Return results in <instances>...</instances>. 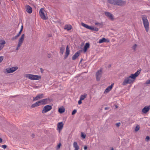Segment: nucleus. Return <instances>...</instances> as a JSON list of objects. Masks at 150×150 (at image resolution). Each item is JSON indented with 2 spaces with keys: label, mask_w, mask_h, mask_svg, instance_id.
<instances>
[{
  "label": "nucleus",
  "mask_w": 150,
  "mask_h": 150,
  "mask_svg": "<svg viewBox=\"0 0 150 150\" xmlns=\"http://www.w3.org/2000/svg\"><path fill=\"white\" fill-rule=\"evenodd\" d=\"M134 80V78L132 77V76L131 75L130 76L125 78L124 81L122 83V85L125 86L127 84L132 83Z\"/></svg>",
  "instance_id": "obj_1"
},
{
  "label": "nucleus",
  "mask_w": 150,
  "mask_h": 150,
  "mask_svg": "<svg viewBox=\"0 0 150 150\" xmlns=\"http://www.w3.org/2000/svg\"><path fill=\"white\" fill-rule=\"evenodd\" d=\"M40 16L41 18L43 20H47L48 17L46 12L43 8H41L39 12Z\"/></svg>",
  "instance_id": "obj_2"
},
{
  "label": "nucleus",
  "mask_w": 150,
  "mask_h": 150,
  "mask_svg": "<svg viewBox=\"0 0 150 150\" xmlns=\"http://www.w3.org/2000/svg\"><path fill=\"white\" fill-rule=\"evenodd\" d=\"M143 23L146 32L149 30V23L146 16H144L142 18Z\"/></svg>",
  "instance_id": "obj_3"
},
{
  "label": "nucleus",
  "mask_w": 150,
  "mask_h": 150,
  "mask_svg": "<svg viewBox=\"0 0 150 150\" xmlns=\"http://www.w3.org/2000/svg\"><path fill=\"white\" fill-rule=\"evenodd\" d=\"M25 77L26 78H28L29 79L32 80H39L41 78L40 76H38L37 75H34L30 74H27L25 75Z\"/></svg>",
  "instance_id": "obj_4"
},
{
  "label": "nucleus",
  "mask_w": 150,
  "mask_h": 150,
  "mask_svg": "<svg viewBox=\"0 0 150 150\" xmlns=\"http://www.w3.org/2000/svg\"><path fill=\"white\" fill-rule=\"evenodd\" d=\"M102 69L100 68L96 73V76L97 81H99L100 80L102 76Z\"/></svg>",
  "instance_id": "obj_5"
},
{
  "label": "nucleus",
  "mask_w": 150,
  "mask_h": 150,
  "mask_svg": "<svg viewBox=\"0 0 150 150\" xmlns=\"http://www.w3.org/2000/svg\"><path fill=\"white\" fill-rule=\"evenodd\" d=\"M81 25L86 28L90 30H95L96 31H98V29L97 28H94L92 26H89L83 23H81Z\"/></svg>",
  "instance_id": "obj_6"
},
{
  "label": "nucleus",
  "mask_w": 150,
  "mask_h": 150,
  "mask_svg": "<svg viewBox=\"0 0 150 150\" xmlns=\"http://www.w3.org/2000/svg\"><path fill=\"white\" fill-rule=\"evenodd\" d=\"M18 67H13L11 68H7L6 69V70L7 73H11L18 69Z\"/></svg>",
  "instance_id": "obj_7"
},
{
  "label": "nucleus",
  "mask_w": 150,
  "mask_h": 150,
  "mask_svg": "<svg viewBox=\"0 0 150 150\" xmlns=\"http://www.w3.org/2000/svg\"><path fill=\"white\" fill-rule=\"evenodd\" d=\"M52 106L50 105H47L45 106L43 108V110L42 111V113H46L47 112H48L52 109Z\"/></svg>",
  "instance_id": "obj_8"
},
{
  "label": "nucleus",
  "mask_w": 150,
  "mask_h": 150,
  "mask_svg": "<svg viewBox=\"0 0 150 150\" xmlns=\"http://www.w3.org/2000/svg\"><path fill=\"white\" fill-rule=\"evenodd\" d=\"M24 39V38H20L18 41V45L16 49V50H19L20 47L21 46L23 42Z\"/></svg>",
  "instance_id": "obj_9"
},
{
  "label": "nucleus",
  "mask_w": 150,
  "mask_h": 150,
  "mask_svg": "<svg viewBox=\"0 0 150 150\" xmlns=\"http://www.w3.org/2000/svg\"><path fill=\"white\" fill-rule=\"evenodd\" d=\"M44 94L43 93L38 95L35 97H34L33 100L34 101L38 100L43 98Z\"/></svg>",
  "instance_id": "obj_10"
},
{
  "label": "nucleus",
  "mask_w": 150,
  "mask_h": 150,
  "mask_svg": "<svg viewBox=\"0 0 150 150\" xmlns=\"http://www.w3.org/2000/svg\"><path fill=\"white\" fill-rule=\"evenodd\" d=\"M125 4V2L121 0H116V4L120 6H122L124 5Z\"/></svg>",
  "instance_id": "obj_11"
},
{
  "label": "nucleus",
  "mask_w": 150,
  "mask_h": 150,
  "mask_svg": "<svg viewBox=\"0 0 150 150\" xmlns=\"http://www.w3.org/2000/svg\"><path fill=\"white\" fill-rule=\"evenodd\" d=\"M141 69H140L137 70L134 74H131L132 77L134 78V79L135 80L136 78L140 74L141 71Z\"/></svg>",
  "instance_id": "obj_12"
},
{
  "label": "nucleus",
  "mask_w": 150,
  "mask_h": 150,
  "mask_svg": "<svg viewBox=\"0 0 150 150\" xmlns=\"http://www.w3.org/2000/svg\"><path fill=\"white\" fill-rule=\"evenodd\" d=\"M6 43V42L4 40H0V51L4 47Z\"/></svg>",
  "instance_id": "obj_13"
},
{
  "label": "nucleus",
  "mask_w": 150,
  "mask_h": 150,
  "mask_svg": "<svg viewBox=\"0 0 150 150\" xmlns=\"http://www.w3.org/2000/svg\"><path fill=\"white\" fill-rule=\"evenodd\" d=\"M150 109V105L145 106L142 110V112L144 113H146Z\"/></svg>",
  "instance_id": "obj_14"
},
{
  "label": "nucleus",
  "mask_w": 150,
  "mask_h": 150,
  "mask_svg": "<svg viewBox=\"0 0 150 150\" xmlns=\"http://www.w3.org/2000/svg\"><path fill=\"white\" fill-rule=\"evenodd\" d=\"M105 15L108 17L111 20H113L114 18L113 15L110 13L108 12H105Z\"/></svg>",
  "instance_id": "obj_15"
},
{
  "label": "nucleus",
  "mask_w": 150,
  "mask_h": 150,
  "mask_svg": "<svg viewBox=\"0 0 150 150\" xmlns=\"http://www.w3.org/2000/svg\"><path fill=\"white\" fill-rule=\"evenodd\" d=\"M26 11L29 13H31L32 12V8L29 5H26L25 6Z\"/></svg>",
  "instance_id": "obj_16"
},
{
  "label": "nucleus",
  "mask_w": 150,
  "mask_h": 150,
  "mask_svg": "<svg viewBox=\"0 0 150 150\" xmlns=\"http://www.w3.org/2000/svg\"><path fill=\"white\" fill-rule=\"evenodd\" d=\"M57 127L59 131L61 130L63 127V122H60L58 123L57 124Z\"/></svg>",
  "instance_id": "obj_17"
},
{
  "label": "nucleus",
  "mask_w": 150,
  "mask_h": 150,
  "mask_svg": "<svg viewBox=\"0 0 150 150\" xmlns=\"http://www.w3.org/2000/svg\"><path fill=\"white\" fill-rule=\"evenodd\" d=\"M70 50L69 49L67 46L66 47V51L65 52V55L64 56V58L65 59H66L68 57L69 54Z\"/></svg>",
  "instance_id": "obj_18"
},
{
  "label": "nucleus",
  "mask_w": 150,
  "mask_h": 150,
  "mask_svg": "<svg viewBox=\"0 0 150 150\" xmlns=\"http://www.w3.org/2000/svg\"><path fill=\"white\" fill-rule=\"evenodd\" d=\"M64 28L65 30L69 31L72 28V26L69 24H67L65 25Z\"/></svg>",
  "instance_id": "obj_19"
},
{
  "label": "nucleus",
  "mask_w": 150,
  "mask_h": 150,
  "mask_svg": "<svg viewBox=\"0 0 150 150\" xmlns=\"http://www.w3.org/2000/svg\"><path fill=\"white\" fill-rule=\"evenodd\" d=\"M114 83H112L111 85L108 87L105 91V92L108 93L112 89Z\"/></svg>",
  "instance_id": "obj_20"
},
{
  "label": "nucleus",
  "mask_w": 150,
  "mask_h": 150,
  "mask_svg": "<svg viewBox=\"0 0 150 150\" xmlns=\"http://www.w3.org/2000/svg\"><path fill=\"white\" fill-rule=\"evenodd\" d=\"M110 40L108 39H107L105 38H102V39H100L99 41V43H101L104 42H109Z\"/></svg>",
  "instance_id": "obj_21"
},
{
  "label": "nucleus",
  "mask_w": 150,
  "mask_h": 150,
  "mask_svg": "<svg viewBox=\"0 0 150 150\" xmlns=\"http://www.w3.org/2000/svg\"><path fill=\"white\" fill-rule=\"evenodd\" d=\"M90 44L89 42L86 43L85 45L84 46L83 48V51L84 52H86L87 49L89 48Z\"/></svg>",
  "instance_id": "obj_22"
},
{
  "label": "nucleus",
  "mask_w": 150,
  "mask_h": 150,
  "mask_svg": "<svg viewBox=\"0 0 150 150\" xmlns=\"http://www.w3.org/2000/svg\"><path fill=\"white\" fill-rule=\"evenodd\" d=\"M79 53L80 52L79 51H78L76 52L75 53V54L72 57V60H75L79 56Z\"/></svg>",
  "instance_id": "obj_23"
},
{
  "label": "nucleus",
  "mask_w": 150,
  "mask_h": 150,
  "mask_svg": "<svg viewBox=\"0 0 150 150\" xmlns=\"http://www.w3.org/2000/svg\"><path fill=\"white\" fill-rule=\"evenodd\" d=\"M41 105H45L47 103L48 100L47 99H45L40 100Z\"/></svg>",
  "instance_id": "obj_24"
},
{
  "label": "nucleus",
  "mask_w": 150,
  "mask_h": 150,
  "mask_svg": "<svg viewBox=\"0 0 150 150\" xmlns=\"http://www.w3.org/2000/svg\"><path fill=\"white\" fill-rule=\"evenodd\" d=\"M41 105V104L40 103V101H39L33 104L32 105L31 107L32 108H35V107L39 106Z\"/></svg>",
  "instance_id": "obj_25"
},
{
  "label": "nucleus",
  "mask_w": 150,
  "mask_h": 150,
  "mask_svg": "<svg viewBox=\"0 0 150 150\" xmlns=\"http://www.w3.org/2000/svg\"><path fill=\"white\" fill-rule=\"evenodd\" d=\"M73 146L75 148L74 150H79V147L76 142H74L73 143Z\"/></svg>",
  "instance_id": "obj_26"
},
{
  "label": "nucleus",
  "mask_w": 150,
  "mask_h": 150,
  "mask_svg": "<svg viewBox=\"0 0 150 150\" xmlns=\"http://www.w3.org/2000/svg\"><path fill=\"white\" fill-rule=\"evenodd\" d=\"M65 49V48L64 47L63 45L61 47H60V52L62 54H63Z\"/></svg>",
  "instance_id": "obj_27"
},
{
  "label": "nucleus",
  "mask_w": 150,
  "mask_h": 150,
  "mask_svg": "<svg viewBox=\"0 0 150 150\" xmlns=\"http://www.w3.org/2000/svg\"><path fill=\"white\" fill-rule=\"evenodd\" d=\"M116 0H108V2L111 4H112L114 5H115L116 4Z\"/></svg>",
  "instance_id": "obj_28"
},
{
  "label": "nucleus",
  "mask_w": 150,
  "mask_h": 150,
  "mask_svg": "<svg viewBox=\"0 0 150 150\" xmlns=\"http://www.w3.org/2000/svg\"><path fill=\"white\" fill-rule=\"evenodd\" d=\"M87 95V94L86 93L81 95L80 97V99H81V100H83L86 97Z\"/></svg>",
  "instance_id": "obj_29"
},
{
  "label": "nucleus",
  "mask_w": 150,
  "mask_h": 150,
  "mask_svg": "<svg viewBox=\"0 0 150 150\" xmlns=\"http://www.w3.org/2000/svg\"><path fill=\"white\" fill-rule=\"evenodd\" d=\"M59 112L61 113H62L65 111V109L64 108H60L58 110Z\"/></svg>",
  "instance_id": "obj_30"
},
{
  "label": "nucleus",
  "mask_w": 150,
  "mask_h": 150,
  "mask_svg": "<svg viewBox=\"0 0 150 150\" xmlns=\"http://www.w3.org/2000/svg\"><path fill=\"white\" fill-rule=\"evenodd\" d=\"M23 29V25H22L21 26V29L20 30L18 33V34L16 36H15V38H17L21 34V33L22 32Z\"/></svg>",
  "instance_id": "obj_31"
},
{
  "label": "nucleus",
  "mask_w": 150,
  "mask_h": 150,
  "mask_svg": "<svg viewBox=\"0 0 150 150\" xmlns=\"http://www.w3.org/2000/svg\"><path fill=\"white\" fill-rule=\"evenodd\" d=\"M137 45L136 44H134L132 47V49L134 50V51H136V49L137 47Z\"/></svg>",
  "instance_id": "obj_32"
},
{
  "label": "nucleus",
  "mask_w": 150,
  "mask_h": 150,
  "mask_svg": "<svg viewBox=\"0 0 150 150\" xmlns=\"http://www.w3.org/2000/svg\"><path fill=\"white\" fill-rule=\"evenodd\" d=\"M81 136L83 138L85 139L86 138V135H85L83 132H81Z\"/></svg>",
  "instance_id": "obj_33"
},
{
  "label": "nucleus",
  "mask_w": 150,
  "mask_h": 150,
  "mask_svg": "<svg viewBox=\"0 0 150 150\" xmlns=\"http://www.w3.org/2000/svg\"><path fill=\"white\" fill-rule=\"evenodd\" d=\"M139 127L138 126V125L137 126H136V127L135 128V130L136 131H137L139 130Z\"/></svg>",
  "instance_id": "obj_34"
},
{
  "label": "nucleus",
  "mask_w": 150,
  "mask_h": 150,
  "mask_svg": "<svg viewBox=\"0 0 150 150\" xmlns=\"http://www.w3.org/2000/svg\"><path fill=\"white\" fill-rule=\"evenodd\" d=\"M77 112V110L76 109L74 110L72 113V115H74Z\"/></svg>",
  "instance_id": "obj_35"
},
{
  "label": "nucleus",
  "mask_w": 150,
  "mask_h": 150,
  "mask_svg": "<svg viewBox=\"0 0 150 150\" xmlns=\"http://www.w3.org/2000/svg\"><path fill=\"white\" fill-rule=\"evenodd\" d=\"M4 59V57L3 56H0V63L3 61Z\"/></svg>",
  "instance_id": "obj_36"
},
{
  "label": "nucleus",
  "mask_w": 150,
  "mask_h": 150,
  "mask_svg": "<svg viewBox=\"0 0 150 150\" xmlns=\"http://www.w3.org/2000/svg\"><path fill=\"white\" fill-rule=\"evenodd\" d=\"M150 138L148 136H146V141H147V142L148 141L150 140Z\"/></svg>",
  "instance_id": "obj_37"
},
{
  "label": "nucleus",
  "mask_w": 150,
  "mask_h": 150,
  "mask_svg": "<svg viewBox=\"0 0 150 150\" xmlns=\"http://www.w3.org/2000/svg\"><path fill=\"white\" fill-rule=\"evenodd\" d=\"M120 124H120V122H118V123H116L115 124V125H116V126L117 127H119L120 126Z\"/></svg>",
  "instance_id": "obj_38"
},
{
  "label": "nucleus",
  "mask_w": 150,
  "mask_h": 150,
  "mask_svg": "<svg viewBox=\"0 0 150 150\" xmlns=\"http://www.w3.org/2000/svg\"><path fill=\"white\" fill-rule=\"evenodd\" d=\"M61 144L59 143L57 145V149H59L60 147V146H61Z\"/></svg>",
  "instance_id": "obj_39"
},
{
  "label": "nucleus",
  "mask_w": 150,
  "mask_h": 150,
  "mask_svg": "<svg viewBox=\"0 0 150 150\" xmlns=\"http://www.w3.org/2000/svg\"><path fill=\"white\" fill-rule=\"evenodd\" d=\"M1 147L4 149H6L7 147V146L6 145H4L2 146Z\"/></svg>",
  "instance_id": "obj_40"
},
{
  "label": "nucleus",
  "mask_w": 150,
  "mask_h": 150,
  "mask_svg": "<svg viewBox=\"0 0 150 150\" xmlns=\"http://www.w3.org/2000/svg\"><path fill=\"white\" fill-rule=\"evenodd\" d=\"M82 100H81V99H80L79 100L78 102V103L79 105H80L82 103Z\"/></svg>",
  "instance_id": "obj_41"
},
{
  "label": "nucleus",
  "mask_w": 150,
  "mask_h": 150,
  "mask_svg": "<svg viewBox=\"0 0 150 150\" xmlns=\"http://www.w3.org/2000/svg\"><path fill=\"white\" fill-rule=\"evenodd\" d=\"M146 84H150V80H147L146 82Z\"/></svg>",
  "instance_id": "obj_42"
},
{
  "label": "nucleus",
  "mask_w": 150,
  "mask_h": 150,
  "mask_svg": "<svg viewBox=\"0 0 150 150\" xmlns=\"http://www.w3.org/2000/svg\"><path fill=\"white\" fill-rule=\"evenodd\" d=\"M87 147L86 146H85L84 147V149L85 150H86L87 149Z\"/></svg>",
  "instance_id": "obj_43"
},
{
  "label": "nucleus",
  "mask_w": 150,
  "mask_h": 150,
  "mask_svg": "<svg viewBox=\"0 0 150 150\" xmlns=\"http://www.w3.org/2000/svg\"><path fill=\"white\" fill-rule=\"evenodd\" d=\"M24 35L23 34L22 35L21 38H24Z\"/></svg>",
  "instance_id": "obj_44"
},
{
  "label": "nucleus",
  "mask_w": 150,
  "mask_h": 150,
  "mask_svg": "<svg viewBox=\"0 0 150 150\" xmlns=\"http://www.w3.org/2000/svg\"><path fill=\"white\" fill-rule=\"evenodd\" d=\"M2 142V139L1 138H0V143H1Z\"/></svg>",
  "instance_id": "obj_45"
},
{
  "label": "nucleus",
  "mask_w": 150,
  "mask_h": 150,
  "mask_svg": "<svg viewBox=\"0 0 150 150\" xmlns=\"http://www.w3.org/2000/svg\"><path fill=\"white\" fill-rule=\"evenodd\" d=\"M95 25H98V24H99V23H95Z\"/></svg>",
  "instance_id": "obj_46"
},
{
  "label": "nucleus",
  "mask_w": 150,
  "mask_h": 150,
  "mask_svg": "<svg viewBox=\"0 0 150 150\" xmlns=\"http://www.w3.org/2000/svg\"><path fill=\"white\" fill-rule=\"evenodd\" d=\"M108 109V108L107 107H105V110H107V109Z\"/></svg>",
  "instance_id": "obj_47"
},
{
  "label": "nucleus",
  "mask_w": 150,
  "mask_h": 150,
  "mask_svg": "<svg viewBox=\"0 0 150 150\" xmlns=\"http://www.w3.org/2000/svg\"><path fill=\"white\" fill-rule=\"evenodd\" d=\"M34 136H35L34 134H32V137H34Z\"/></svg>",
  "instance_id": "obj_48"
},
{
  "label": "nucleus",
  "mask_w": 150,
  "mask_h": 150,
  "mask_svg": "<svg viewBox=\"0 0 150 150\" xmlns=\"http://www.w3.org/2000/svg\"><path fill=\"white\" fill-rule=\"evenodd\" d=\"M111 150H114L113 148H112Z\"/></svg>",
  "instance_id": "obj_49"
},
{
  "label": "nucleus",
  "mask_w": 150,
  "mask_h": 150,
  "mask_svg": "<svg viewBox=\"0 0 150 150\" xmlns=\"http://www.w3.org/2000/svg\"><path fill=\"white\" fill-rule=\"evenodd\" d=\"M50 55H48V57L49 58H50Z\"/></svg>",
  "instance_id": "obj_50"
},
{
  "label": "nucleus",
  "mask_w": 150,
  "mask_h": 150,
  "mask_svg": "<svg viewBox=\"0 0 150 150\" xmlns=\"http://www.w3.org/2000/svg\"><path fill=\"white\" fill-rule=\"evenodd\" d=\"M115 107H116V108H117V106H115Z\"/></svg>",
  "instance_id": "obj_51"
},
{
  "label": "nucleus",
  "mask_w": 150,
  "mask_h": 150,
  "mask_svg": "<svg viewBox=\"0 0 150 150\" xmlns=\"http://www.w3.org/2000/svg\"><path fill=\"white\" fill-rule=\"evenodd\" d=\"M82 59H81V61H80V62H81V61H82Z\"/></svg>",
  "instance_id": "obj_52"
}]
</instances>
